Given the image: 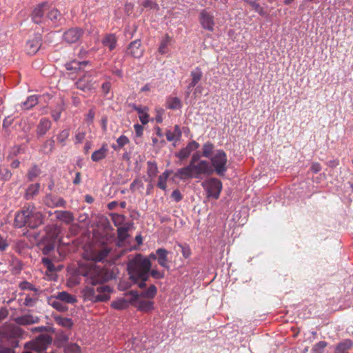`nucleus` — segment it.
I'll return each instance as SVG.
<instances>
[{"label":"nucleus","instance_id":"obj_23","mask_svg":"<svg viewBox=\"0 0 353 353\" xmlns=\"http://www.w3.org/2000/svg\"><path fill=\"white\" fill-rule=\"evenodd\" d=\"M110 252L108 247L103 248L101 250L94 252L90 256V261L93 262L103 261Z\"/></svg>","mask_w":353,"mask_h":353},{"label":"nucleus","instance_id":"obj_7","mask_svg":"<svg viewBox=\"0 0 353 353\" xmlns=\"http://www.w3.org/2000/svg\"><path fill=\"white\" fill-rule=\"evenodd\" d=\"M201 185L207 193L208 198L219 199L222 190V183L219 179L210 178L205 180Z\"/></svg>","mask_w":353,"mask_h":353},{"label":"nucleus","instance_id":"obj_42","mask_svg":"<svg viewBox=\"0 0 353 353\" xmlns=\"http://www.w3.org/2000/svg\"><path fill=\"white\" fill-rule=\"evenodd\" d=\"M129 142H130V140L126 136L121 135L117 139V145H112V147L114 150L120 149V148H123L124 145L129 143Z\"/></svg>","mask_w":353,"mask_h":353},{"label":"nucleus","instance_id":"obj_32","mask_svg":"<svg viewBox=\"0 0 353 353\" xmlns=\"http://www.w3.org/2000/svg\"><path fill=\"white\" fill-rule=\"evenodd\" d=\"M134 109L138 112L139 119L142 124L145 125L149 122V115L148 114V108H144L140 106H133Z\"/></svg>","mask_w":353,"mask_h":353},{"label":"nucleus","instance_id":"obj_21","mask_svg":"<svg viewBox=\"0 0 353 353\" xmlns=\"http://www.w3.org/2000/svg\"><path fill=\"white\" fill-rule=\"evenodd\" d=\"M55 297L65 304H74L77 303V298L65 291L59 292L54 294Z\"/></svg>","mask_w":353,"mask_h":353},{"label":"nucleus","instance_id":"obj_43","mask_svg":"<svg viewBox=\"0 0 353 353\" xmlns=\"http://www.w3.org/2000/svg\"><path fill=\"white\" fill-rule=\"evenodd\" d=\"M65 353H81L79 345L76 343H69L64 348Z\"/></svg>","mask_w":353,"mask_h":353},{"label":"nucleus","instance_id":"obj_51","mask_svg":"<svg viewBox=\"0 0 353 353\" xmlns=\"http://www.w3.org/2000/svg\"><path fill=\"white\" fill-rule=\"evenodd\" d=\"M19 287L21 290H28L34 291V292H38V289H37L32 283L28 282V281H23L21 282L19 284Z\"/></svg>","mask_w":353,"mask_h":353},{"label":"nucleus","instance_id":"obj_8","mask_svg":"<svg viewBox=\"0 0 353 353\" xmlns=\"http://www.w3.org/2000/svg\"><path fill=\"white\" fill-rule=\"evenodd\" d=\"M52 339L48 334H42L38 336L35 340L27 343L26 347L37 352H42L47 349L48 346L52 343Z\"/></svg>","mask_w":353,"mask_h":353},{"label":"nucleus","instance_id":"obj_56","mask_svg":"<svg viewBox=\"0 0 353 353\" xmlns=\"http://www.w3.org/2000/svg\"><path fill=\"white\" fill-rule=\"evenodd\" d=\"M171 196L176 202H179V201H180L182 199V195H181V192H180V191L179 190H174L172 192Z\"/></svg>","mask_w":353,"mask_h":353},{"label":"nucleus","instance_id":"obj_4","mask_svg":"<svg viewBox=\"0 0 353 353\" xmlns=\"http://www.w3.org/2000/svg\"><path fill=\"white\" fill-rule=\"evenodd\" d=\"M78 271L80 275L85 277V282L88 285H97L108 279L105 270L91 261L79 263Z\"/></svg>","mask_w":353,"mask_h":353},{"label":"nucleus","instance_id":"obj_41","mask_svg":"<svg viewBox=\"0 0 353 353\" xmlns=\"http://www.w3.org/2000/svg\"><path fill=\"white\" fill-rule=\"evenodd\" d=\"M157 292V289L155 285H151L147 290L142 292L140 296L148 299H152L155 296Z\"/></svg>","mask_w":353,"mask_h":353},{"label":"nucleus","instance_id":"obj_9","mask_svg":"<svg viewBox=\"0 0 353 353\" xmlns=\"http://www.w3.org/2000/svg\"><path fill=\"white\" fill-rule=\"evenodd\" d=\"M133 295L132 305L137 308L138 310L142 312H150L154 309V302L150 300H143L139 298L137 292H131Z\"/></svg>","mask_w":353,"mask_h":353},{"label":"nucleus","instance_id":"obj_30","mask_svg":"<svg viewBox=\"0 0 353 353\" xmlns=\"http://www.w3.org/2000/svg\"><path fill=\"white\" fill-rule=\"evenodd\" d=\"M108 150L107 145H103L99 150H96L92 153L91 156L92 160L97 162L104 159L107 155Z\"/></svg>","mask_w":353,"mask_h":353},{"label":"nucleus","instance_id":"obj_61","mask_svg":"<svg viewBox=\"0 0 353 353\" xmlns=\"http://www.w3.org/2000/svg\"><path fill=\"white\" fill-rule=\"evenodd\" d=\"M95 115V112L93 110H90L88 113L86 115V121L88 123H92L94 120V117Z\"/></svg>","mask_w":353,"mask_h":353},{"label":"nucleus","instance_id":"obj_54","mask_svg":"<svg viewBox=\"0 0 353 353\" xmlns=\"http://www.w3.org/2000/svg\"><path fill=\"white\" fill-rule=\"evenodd\" d=\"M43 263L46 266L49 271H54L55 270L54 265L52 263L51 260L48 258L42 259Z\"/></svg>","mask_w":353,"mask_h":353},{"label":"nucleus","instance_id":"obj_49","mask_svg":"<svg viewBox=\"0 0 353 353\" xmlns=\"http://www.w3.org/2000/svg\"><path fill=\"white\" fill-rule=\"evenodd\" d=\"M249 4L252 7L254 11L259 13L260 15L264 16L265 14V12L263 8L257 3L255 0H252L249 3Z\"/></svg>","mask_w":353,"mask_h":353},{"label":"nucleus","instance_id":"obj_55","mask_svg":"<svg viewBox=\"0 0 353 353\" xmlns=\"http://www.w3.org/2000/svg\"><path fill=\"white\" fill-rule=\"evenodd\" d=\"M179 246L181 249V252H182L183 256L185 259L188 258L191 254V251H190V248L188 246L182 245L181 244H179Z\"/></svg>","mask_w":353,"mask_h":353},{"label":"nucleus","instance_id":"obj_58","mask_svg":"<svg viewBox=\"0 0 353 353\" xmlns=\"http://www.w3.org/2000/svg\"><path fill=\"white\" fill-rule=\"evenodd\" d=\"M134 128L137 137H140L143 135V127L139 124H135Z\"/></svg>","mask_w":353,"mask_h":353},{"label":"nucleus","instance_id":"obj_47","mask_svg":"<svg viewBox=\"0 0 353 353\" xmlns=\"http://www.w3.org/2000/svg\"><path fill=\"white\" fill-rule=\"evenodd\" d=\"M128 228L126 227H119L117 230L118 237L121 241L125 240L128 236Z\"/></svg>","mask_w":353,"mask_h":353},{"label":"nucleus","instance_id":"obj_18","mask_svg":"<svg viewBox=\"0 0 353 353\" xmlns=\"http://www.w3.org/2000/svg\"><path fill=\"white\" fill-rule=\"evenodd\" d=\"M157 261L160 266L169 270H170V262L168 259V251L164 248H158L157 250Z\"/></svg>","mask_w":353,"mask_h":353},{"label":"nucleus","instance_id":"obj_17","mask_svg":"<svg viewBox=\"0 0 353 353\" xmlns=\"http://www.w3.org/2000/svg\"><path fill=\"white\" fill-rule=\"evenodd\" d=\"M92 78L90 75L85 74L82 78L79 79L77 82L76 85L77 88L83 90H91L94 88V83L92 81Z\"/></svg>","mask_w":353,"mask_h":353},{"label":"nucleus","instance_id":"obj_27","mask_svg":"<svg viewBox=\"0 0 353 353\" xmlns=\"http://www.w3.org/2000/svg\"><path fill=\"white\" fill-rule=\"evenodd\" d=\"M40 190V184L34 183L30 185L26 190L24 197L27 200L32 199L39 194Z\"/></svg>","mask_w":353,"mask_h":353},{"label":"nucleus","instance_id":"obj_12","mask_svg":"<svg viewBox=\"0 0 353 353\" xmlns=\"http://www.w3.org/2000/svg\"><path fill=\"white\" fill-rule=\"evenodd\" d=\"M43 203L48 208L64 207L65 205V200L57 195L47 194L43 199Z\"/></svg>","mask_w":353,"mask_h":353},{"label":"nucleus","instance_id":"obj_46","mask_svg":"<svg viewBox=\"0 0 353 353\" xmlns=\"http://www.w3.org/2000/svg\"><path fill=\"white\" fill-rule=\"evenodd\" d=\"M112 221H113L115 226L119 228L125 221V216L119 214H113L112 215Z\"/></svg>","mask_w":353,"mask_h":353},{"label":"nucleus","instance_id":"obj_20","mask_svg":"<svg viewBox=\"0 0 353 353\" xmlns=\"http://www.w3.org/2000/svg\"><path fill=\"white\" fill-rule=\"evenodd\" d=\"M46 239L50 241H55L60 233V228L56 225H48L45 228Z\"/></svg>","mask_w":353,"mask_h":353},{"label":"nucleus","instance_id":"obj_53","mask_svg":"<svg viewBox=\"0 0 353 353\" xmlns=\"http://www.w3.org/2000/svg\"><path fill=\"white\" fill-rule=\"evenodd\" d=\"M11 176L12 173L8 168L0 169V177L2 180L8 181Z\"/></svg>","mask_w":353,"mask_h":353},{"label":"nucleus","instance_id":"obj_63","mask_svg":"<svg viewBox=\"0 0 353 353\" xmlns=\"http://www.w3.org/2000/svg\"><path fill=\"white\" fill-rule=\"evenodd\" d=\"M166 48H167L166 41H162L159 48V52L162 54H165L166 52Z\"/></svg>","mask_w":353,"mask_h":353},{"label":"nucleus","instance_id":"obj_2","mask_svg":"<svg viewBox=\"0 0 353 353\" xmlns=\"http://www.w3.org/2000/svg\"><path fill=\"white\" fill-rule=\"evenodd\" d=\"M150 261L141 254H137L128 263V270L130 279L137 283L140 288L145 287V282L149 278V272L151 269Z\"/></svg>","mask_w":353,"mask_h":353},{"label":"nucleus","instance_id":"obj_24","mask_svg":"<svg viewBox=\"0 0 353 353\" xmlns=\"http://www.w3.org/2000/svg\"><path fill=\"white\" fill-rule=\"evenodd\" d=\"M51 127V122L49 119H41L37 128L38 136H43Z\"/></svg>","mask_w":353,"mask_h":353},{"label":"nucleus","instance_id":"obj_40","mask_svg":"<svg viewBox=\"0 0 353 353\" xmlns=\"http://www.w3.org/2000/svg\"><path fill=\"white\" fill-rule=\"evenodd\" d=\"M86 64V61L79 62L77 61H72L70 63H66L65 67L67 70L77 71L81 69L82 65H85Z\"/></svg>","mask_w":353,"mask_h":353},{"label":"nucleus","instance_id":"obj_6","mask_svg":"<svg viewBox=\"0 0 353 353\" xmlns=\"http://www.w3.org/2000/svg\"><path fill=\"white\" fill-rule=\"evenodd\" d=\"M211 167L218 175L223 176L228 170V157L222 150H217L210 157Z\"/></svg>","mask_w":353,"mask_h":353},{"label":"nucleus","instance_id":"obj_11","mask_svg":"<svg viewBox=\"0 0 353 353\" xmlns=\"http://www.w3.org/2000/svg\"><path fill=\"white\" fill-rule=\"evenodd\" d=\"M84 31L79 28H71L63 34V39L68 43H75L82 37Z\"/></svg>","mask_w":353,"mask_h":353},{"label":"nucleus","instance_id":"obj_14","mask_svg":"<svg viewBox=\"0 0 353 353\" xmlns=\"http://www.w3.org/2000/svg\"><path fill=\"white\" fill-rule=\"evenodd\" d=\"M143 49L139 39L131 42L127 49V54L134 58L139 59L143 54Z\"/></svg>","mask_w":353,"mask_h":353},{"label":"nucleus","instance_id":"obj_64","mask_svg":"<svg viewBox=\"0 0 353 353\" xmlns=\"http://www.w3.org/2000/svg\"><path fill=\"white\" fill-rule=\"evenodd\" d=\"M0 353H14V351L10 347H3L0 349Z\"/></svg>","mask_w":353,"mask_h":353},{"label":"nucleus","instance_id":"obj_15","mask_svg":"<svg viewBox=\"0 0 353 353\" xmlns=\"http://www.w3.org/2000/svg\"><path fill=\"white\" fill-rule=\"evenodd\" d=\"M41 46V37L39 34L35 35L33 38L29 39L26 46V50L28 54H34Z\"/></svg>","mask_w":353,"mask_h":353},{"label":"nucleus","instance_id":"obj_31","mask_svg":"<svg viewBox=\"0 0 353 353\" xmlns=\"http://www.w3.org/2000/svg\"><path fill=\"white\" fill-rule=\"evenodd\" d=\"M172 171L170 170H165L162 174L159 176L157 186L163 190H166L167 188V181L168 177L172 174Z\"/></svg>","mask_w":353,"mask_h":353},{"label":"nucleus","instance_id":"obj_60","mask_svg":"<svg viewBox=\"0 0 353 353\" xmlns=\"http://www.w3.org/2000/svg\"><path fill=\"white\" fill-rule=\"evenodd\" d=\"M310 170L312 172L317 173L321 170V166L320 163L314 162L312 164Z\"/></svg>","mask_w":353,"mask_h":353},{"label":"nucleus","instance_id":"obj_36","mask_svg":"<svg viewBox=\"0 0 353 353\" xmlns=\"http://www.w3.org/2000/svg\"><path fill=\"white\" fill-rule=\"evenodd\" d=\"M61 15L57 8L50 9L47 14L46 19L51 21L53 23H57L60 21Z\"/></svg>","mask_w":353,"mask_h":353},{"label":"nucleus","instance_id":"obj_39","mask_svg":"<svg viewBox=\"0 0 353 353\" xmlns=\"http://www.w3.org/2000/svg\"><path fill=\"white\" fill-rule=\"evenodd\" d=\"M214 146L210 142H207L203 145V153L202 155L204 157L210 158L212 155Z\"/></svg>","mask_w":353,"mask_h":353},{"label":"nucleus","instance_id":"obj_5","mask_svg":"<svg viewBox=\"0 0 353 353\" xmlns=\"http://www.w3.org/2000/svg\"><path fill=\"white\" fill-rule=\"evenodd\" d=\"M111 292V288L107 285H87L82 290L81 294L85 301L98 303L108 301L110 299Z\"/></svg>","mask_w":353,"mask_h":353},{"label":"nucleus","instance_id":"obj_3","mask_svg":"<svg viewBox=\"0 0 353 353\" xmlns=\"http://www.w3.org/2000/svg\"><path fill=\"white\" fill-rule=\"evenodd\" d=\"M43 219L44 215L34 205H28L16 214L14 224L19 228L28 225L34 229L43 224Z\"/></svg>","mask_w":353,"mask_h":353},{"label":"nucleus","instance_id":"obj_57","mask_svg":"<svg viewBox=\"0 0 353 353\" xmlns=\"http://www.w3.org/2000/svg\"><path fill=\"white\" fill-rule=\"evenodd\" d=\"M8 247V243L7 240L0 234V250L4 251Z\"/></svg>","mask_w":353,"mask_h":353},{"label":"nucleus","instance_id":"obj_33","mask_svg":"<svg viewBox=\"0 0 353 353\" xmlns=\"http://www.w3.org/2000/svg\"><path fill=\"white\" fill-rule=\"evenodd\" d=\"M57 218L66 223H70L74 221V216L72 212L69 211H57Z\"/></svg>","mask_w":353,"mask_h":353},{"label":"nucleus","instance_id":"obj_19","mask_svg":"<svg viewBox=\"0 0 353 353\" xmlns=\"http://www.w3.org/2000/svg\"><path fill=\"white\" fill-rule=\"evenodd\" d=\"M14 321L20 325H28L37 323L39 318L30 314H27L14 319Z\"/></svg>","mask_w":353,"mask_h":353},{"label":"nucleus","instance_id":"obj_28","mask_svg":"<svg viewBox=\"0 0 353 353\" xmlns=\"http://www.w3.org/2000/svg\"><path fill=\"white\" fill-rule=\"evenodd\" d=\"M117 42V38L113 34H108L102 39L103 45L108 47L110 50H112L116 48Z\"/></svg>","mask_w":353,"mask_h":353},{"label":"nucleus","instance_id":"obj_37","mask_svg":"<svg viewBox=\"0 0 353 353\" xmlns=\"http://www.w3.org/2000/svg\"><path fill=\"white\" fill-rule=\"evenodd\" d=\"M54 320L58 325L65 328H71L73 325V322L70 318L58 316L54 317Z\"/></svg>","mask_w":353,"mask_h":353},{"label":"nucleus","instance_id":"obj_25","mask_svg":"<svg viewBox=\"0 0 353 353\" xmlns=\"http://www.w3.org/2000/svg\"><path fill=\"white\" fill-rule=\"evenodd\" d=\"M48 302L49 305H50L53 308L56 309L59 312H65L68 309L66 305H65L59 299H57L54 295L49 297L48 299Z\"/></svg>","mask_w":353,"mask_h":353},{"label":"nucleus","instance_id":"obj_34","mask_svg":"<svg viewBox=\"0 0 353 353\" xmlns=\"http://www.w3.org/2000/svg\"><path fill=\"white\" fill-rule=\"evenodd\" d=\"M158 173L157 165L155 162L148 161L147 163V174L150 179V182L154 179Z\"/></svg>","mask_w":353,"mask_h":353},{"label":"nucleus","instance_id":"obj_16","mask_svg":"<svg viewBox=\"0 0 353 353\" xmlns=\"http://www.w3.org/2000/svg\"><path fill=\"white\" fill-rule=\"evenodd\" d=\"M199 147V144L196 141H192L188 143L185 148H182L177 152L176 157L181 160H184L187 159L194 150L198 149Z\"/></svg>","mask_w":353,"mask_h":353},{"label":"nucleus","instance_id":"obj_50","mask_svg":"<svg viewBox=\"0 0 353 353\" xmlns=\"http://www.w3.org/2000/svg\"><path fill=\"white\" fill-rule=\"evenodd\" d=\"M141 6L144 8H150V9L159 10V7L157 3L150 0H140Z\"/></svg>","mask_w":353,"mask_h":353},{"label":"nucleus","instance_id":"obj_38","mask_svg":"<svg viewBox=\"0 0 353 353\" xmlns=\"http://www.w3.org/2000/svg\"><path fill=\"white\" fill-rule=\"evenodd\" d=\"M167 107L172 110L179 109L181 108V102L177 97H170L167 100Z\"/></svg>","mask_w":353,"mask_h":353},{"label":"nucleus","instance_id":"obj_10","mask_svg":"<svg viewBox=\"0 0 353 353\" xmlns=\"http://www.w3.org/2000/svg\"><path fill=\"white\" fill-rule=\"evenodd\" d=\"M199 22L202 28L210 32H213L214 30V19L212 13L207 10H203L199 13Z\"/></svg>","mask_w":353,"mask_h":353},{"label":"nucleus","instance_id":"obj_45","mask_svg":"<svg viewBox=\"0 0 353 353\" xmlns=\"http://www.w3.org/2000/svg\"><path fill=\"white\" fill-rule=\"evenodd\" d=\"M70 135L69 130L65 129L60 132V133L57 135V141L62 145L64 146L65 145V141L68 139Z\"/></svg>","mask_w":353,"mask_h":353},{"label":"nucleus","instance_id":"obj_52","mask_svg":"<svg viewBox=\"0 0 353 353\" xmlns=\"http://www.w3.org/2000/svg\"><path fill=\"white\" fill-rule=\"evenodd\" d=\"M37 300V296L31 297L30 295H27L24 299L23 304L27 307H32Z\"/></svg>","mask_w":353,"mask_h":353},{"label":"nucleus","instance_id":"obj_29","mask_svg":"<svg viewBox=\"0 0 353 353\" xmlns=\"http://www.w3.org/2000/svg\"><path fill=\"white\" fill-rule=\"evenodd\" d=\"M181 131L179 125H176L174 130H168L165 133L166 139L169 141H178L181 137Z\"/></svg>","mask_w":353,"mask_h":353},{"label":"nucleus","instance_id":"obj_13","mask_svg":"<svg viewBox=\"0 0 353 353\" xmlns=\"http://www.w3.org/2000/svg\"><path fill=\"white\" fill-rule=\"evenodd\" d=\"M46 7L47 4L43 3L34 8L32 13V19L34 23L40 24L46 20V17H44Z\"/></svg>","mask_w":353,"mask_h":353},{"label":"nucleus","instance_id":"obj_59","mask_svg":"<svg viewBox=\"0 0 353 353\" xmlns=\"http://www.w3.org/2000/svg\"><path fill=\"white\" fill-rule=\"evenodd\" d=\"M85 132H81L77 133L75 135L76 143H81L83 141V139H85Z\"/></svg>","mask_w":353,"mask_h":353},{"label":"nucleus","instance_id":"obj_26","mask_svg":"<svg viewBox=\"0 0 353 353\" xmlns=\"http://www.w3.org/2000/svg\"><path fill=\"white\" fill-rule=\"evenodd\" d=\"M132 299L130 301H128L124 298H120L112 301L111 306L115 310H125L129 307L130 304H132Z\"/></svg>","mask_w":353,"mask_h":353},{"label":"nucleus","instance_id":"obj_44","mask_svg":"<svg viewBox=\"0 0 353 353\" xmlns=\"http://www.w3.org/2000/svg\"><path fill=\"white\" fill-rule=\"evenodd\" d=\"M41 174V170L36 165L32 167L28 172L27 177L29 181H33Z\"/></svg>","mask_w":353,"mask_h":353},{"label":"nucleus","instance_id":"obj_35","mask_svg":"<svg viewBox=\"0 0 353 353\" xmlns=\"http://www.w3.org/2000/svg\"><path fill=\"white\" fill-rule=\"evenodd\" d=\"M38 101L37 95H31L22 103L21 107L24 110H29L35 106L38 103Z\"/></svg>","mask_w":353,"mask_h":353},{"label":"nucleus","instance_id":"obj_62","mask_svg":"<svg viewBox=\"0 0 353 353\" xmlns=\"http://www.w3.org/2000/svg\"><path fill=\"white\" fill-rule=\"evenodd\" d=\"M12 119L10 117H6L3 122V128H8L12 123Z\"/></svg>","mask_w":353,"mask_h":353},{"label":"nucleus","instance_id":"obj_1","mask_svg":"<svg viewBox=\"0 0 353 353\" xmlns=\"http://www.w3.org/2000/svg\"><path fill=\"white\" fill-rule=\"evenodd\" d=\"M200 158L199 152L193 154L189 164L175 172V177L186 181L192 178L201 179L202 176L212 174L213 169L210 163L205 160H200Z\"/></svg>","mask_w":353,"mask_h":353},{"label":"nucleus","instance_id":"obj_22","mask_svg":"<svg viewBox=\"0 0 353 353\" xmlns=\"http://www.w3.org/2000/svg\"><path fill=\"white\" fill-rule=\"evenodd\" d=\"M191 82L190 83L188 88L190 90L191 88L194 87L202 79L203 72L201 69L196 67L190 72Z\"/></svg>","mask_w":353,"mask_h":353},{"label":"nucleus","instance_id":"obj_48","mask_svg":"<svg viewBox=\"0 0 353 353\" xmlns=\"http://www.w3.org/2000/svg\"><path fill=\"white\" fill-rule=\"evenodd\" d=\"M151 275L152 277L156 279H161L165 276V272L163 271L158 270L156 268L150 269L149 272V276Z\"/></svg>","mask_w":353,"mask_h":353}]
</instances>
